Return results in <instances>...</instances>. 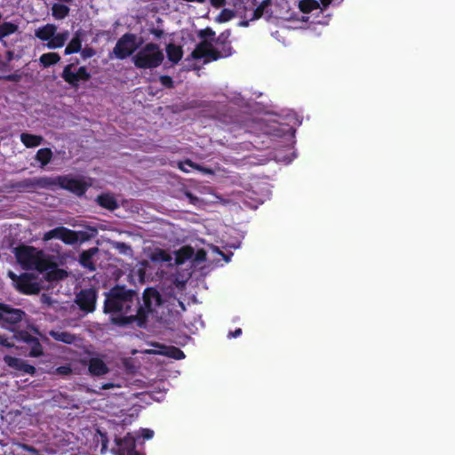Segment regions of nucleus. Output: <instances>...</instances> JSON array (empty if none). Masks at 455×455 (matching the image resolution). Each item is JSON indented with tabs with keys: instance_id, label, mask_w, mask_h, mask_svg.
Wrapping results in <instances>:
<instances>
[{
	"instance_id": "f257e3e1",
	"label": "nucleus",
	"mask_w": 455,
	"mask_h": 455,
	"mask_svg": "<svg viewBox=\"0 0 455 455\" xmlns=\"http://www.w3.org/2000/svg\"><path fill=\"white\" fill-rule=\"evenodd\" d=\"M138 305L139 296L135 290L116 284L105 293L103 311L112 314V317L131 315L136 314Z\"/></svg>"
},
{
	"instance_id": "f03ea898",
	"label": "nucleus",
	"mask_w": 455,
	"mask_h": 455,
	"mask_svg": "<svg viewBox=\"0 0 455 455\" xmlns=\"http://www.w3.org/2000/svg\"><path fill=\"white\" fill-rule=\"evenodd\" d=\"M142 301L143 304L139 301L135 315L111 317L112 323L124 327L135 323L138 327H145L148 315L154 310V306L161 305L163 300L161 294L156 288L148 287L144 290Z\"/></svg>"
},
{
	"instance_id": "7ed1b4c3",
	"label": "nucleus",
	"mask_w": 455,
	"mask_h": 455,
	"mask_svg": "<svg viewBox=\"0 0 455 455\" xmlns=\"http://www.w3.org/2000/svg\"><path fill=\"white\" fill-rule=\"evenodd\" d=\"M17 262L26 270H37L42 273L54 266V262L43 251L29 245H19L14 248Z\"/></svg>"
},
{
	"instance_id": "20e7f679",
	"label": "nucleus",
	"mask_w": 455,
	"mask_h": 455,
	"mask_svg": "<svg viewBox=\"0 0 455 455\" xmlns=\"http://www.w3.org/2000/svg\"><path fill=\"white\" fill-rule=\"evenodd\" d=\"M164 59L160 46L155 43L146 44L132 57L134 66L140 69H153L159 67Z\"/></svg>"
},
{
	"instance_id": "39448f33",
	"label": "nucleus",
	"mask_w": 455,
	"mask_h": 455,
	"mask_svg": "<svg viewBox=\"0 0 455 455\" xmlns=\"http://www.w3.org/2000/svg\"><path fill=\"white\" fill-rule=\"evenodd\" d=\"M137 36L132 33L124 34L113 48V54L118 60H124L132 56L142 44V40L137 42Z\"/></svg>"
},
{
	"instance_id": "423d86ee",
	"label": "nucleus",
	"mask_w": 455,
	"mask_h": 455,
	"mask_svg": "<svg viewBox=\"0 0 455 455\" xmlns=\"http://www.w3.org/2000/svg\"><path fill=\"white\" fill-rule=\"evenodd\" d=\"M8 276L13 282L15 289L22 294L35 295L41 290L39 283L36 281V276L32 274L23 273L18 275L12 271H9Z\"/></svg>"
},
{
	"instance_id": "0eeeda50",
	"label": "nucleus",
	"mask_w": 455,
	"mask_h": 455,
	"mask_svg": "<svg viewBox=\"0 0 455 455\" xmlns=\"http://www.w3.org/2000/svg\"><path fill=\"white\" fill-rule=\"evenodd\" d=\"M76 63H78L77 60L76 63L66 65L60 75L61 78L75 90L80 87L81 82H88L92 77L85 66L79 67L76 71H74L73 68Z\"/></svg>"
},
{
	"instance_id": "6e6552de",
	"label": "nucleus",
	"mask_w": 455,
	"mask_h": 455,
	"mask_svg": "<svg viewBox=\"0 0 455 455\" xmlns=\"http://www.w3.org/2000/svg\"><path fill=\"white\" fill-rule=\"evenodd\" d=\"M52 187L59 186L60 188L66 189L76 196H84L89 185L83 179H77L71 177L70 175H61L56 178H52Z\"/></svg>"
},
{
	"instance_id": "1a4fd4ad",
	"label": "nucleus",
	"mask_w": 455,
	"mask_h": 455,
	"mask_svg": "<svg viewBox=\"0 0 455 455\" xmlns=\"http://www.w3.org/2000/svg\"><path fill=\"white\" fill-rule=\"evenodd\" d=\"M26 315L20 308H15L11 305L0 302V325L14 330V326L20 323Z\"/></svg>"
},
{
	"instance_id": "9d476101",
	"label": "nucleus",
	"mask_w": 455,
	"mask_h": 455,
	"mask_svg": "<svg viewBox=\"0 0 455 455\" xmlns=\"http://www.w3.org/2000/svg\"><path fill=\"white\" fill-rule=\"evenodd\" d=\"M52 177L27 178L13 182L11 188L18 192H27L36 188H52Z\"/></svg>"
},
{
	"instance_id": "9b49d317",
	"label": "nucleus",
	"mask_w": 455,
	"mask_h": 455,
	"mask_svg": "<svg viewBox=\"0 0 455 455\" xmlns=\"http://www.w3.org/2000/svg\"><path fill=\"white\" fill-rule=\"evenodd\" d=\"M213 41L201 40L191 52L190 56L194 60L204 58V63L216 61L220 59L218 49L213 47Z\"/></svg>"
},
{
	"instance_id": "f8f14e48",
	"label": "nucleus",
	"mask_w": 455,
	"mask_h": 455,
	"mask_svg": "<svg viewBox=\"0 0 455 455\" xmlns=\"http://www.w3.org/2000/svg\"><path fill=\"white\" fill-rule=\"evenodd\" d=\"M97 298L94 289H83L76 295L75 302L81 311L89 314L95 310Z\"/></svg>"
},
{
	"instance_id": "ddd939ff",
	"label": "nucleus",
	"mask_w": 455,
	"mask_h": 455,
	"mask_svg": "<svg viewBox=\"0 0 455 455\" xmlns=\"http://www.w3.org/2000/svg\"><path fill=\"white\" fill-rule=\"evenodd\" d=\"M12 339H14L18 342L26 343L30 350L28 353V356L30 357H39L44 354V348L42 344L40 343L38 338L31 335L27 331H18L13 334Z\"/></svg>"
},
{
	"instance_id": "4468645a",
	"label": "nucleus",
	"mask_w": 455,
	"mask_h": 455,
	"mask_svg": "<svg viewBox=\"0 0 455 455\" xmlns=\"http://www.w3.org/2000/svg\"><path fill=\"white\" fill-rule=\"evenodd\" d=\"M4 361L8 365V367L19 372L29 374L31 376H34L36 373V369L35 366L28 363L26 361L20 358L7 355L4 356Z\"/></svg>"
},
{
	"instance_id": "2eb2a0df",
	"label": "nucleus",
	"mask_w": 455,
	"mask_h": 455,
	"mask_svg": "<svg viewBox=\"0 0 455 455\" xmlns=\"http://www.w3.org/2000/svg\"><path fill=\"white\" fill-rule=\"evenodd\" d=\"M230 36L231 30L226 29L213 39V43L220 46L218 51L219 55H220V59L228 58L233 54V47L231 45V41L229 40Z\"/></svg>"
},
{
	"instance_id": "dca6fc26",
	"label": "nucleus",
	"mask_w": 455,
	"mask_h": 455,
	"mask_svg": "<svg viewBox=\"0 0 455 455\" xmlns=\"http://www.w3.org/2000/svg\"><path fill=\"white\" fill-rule=\"evenodd\" d=\"M99 252L98 247H92L88 250L83 251L79 255V263L89 271H95L96 265L93 261V257Z\"/></svg>"
},
{
	"instance_id": "f3484780",
	"label": "nucleus",
	"mask_w": 455,
	"mask_h": 455,
	"mask_svg": "<svg viewBox=\"0 0 455 455\" xmlns=\"http://www.w3.org/2000/svg\"><path fill=\"white\" fill-rule=\"evenodd\" d=\"M88 371L92 376L100 377L107 374L109 369L106 363L100 357H92L88 361Z\"/></svg>"
},
{
	"instance_id": "a211bd4d",
	"label": "nucleus",
	"mask_w": 455,
	"mask_h": 455,
	"mask_svg": "<svg viewBox=\"0 0 455 455\" xmlns=\"http://www.w3.org/2000/svg\"><path fill=\"white\" fill-rule=\"evenodd\" d=\"M57 32V26L52 23H47L35 30V36L41 41H50V39Z\"/></svg>"
},
{
	"instance_id": "6ab92c4d",
	"label": "nucleus",
	"mask_w": 455,
	"mask_h": 455,
	"mask_svg": "<svg viewBox=\"0 0 455 455\" xmlns=\"http://www.w3.org/2000/svg\"><path fill=\"white\" fill-rule=\"evenodd\" d=\"M166 54L168 60L172 64H178L183 57L182 46L170 43L166 45Z\"/></svg>"
},
{
	"instance_id": "aec40b11",
	"label": "nucleus",
	"mask_w": 455,
	"mask_h": 455,
	"mask_svg": "<svg viewBox=\"0 0 455 455\" xmlns=\"http://www.w3.org/2000/svg\"><path fill=\"white\" fill-rule=\"evenodd\" d=\"M96 201L100 206L109 211H115L119 207L115 196L110 194H101L98 196Z\"/></svg>"
},
{
	"instance_id": "412c9836",
	"label": "nucleus",
	"mask_w": 455,
	"mask_h": 455,
	"mask_svg": "<svg viewBox=\"0 0 455 455\" xmlns=\"http://www.w3.org/2000/svg\"><path fill=\"white\" fill-rule=\"evenodd\" d=\"M69 32L65 30L60 33H55L54 36L50 39V41L46 44V47L48 49H58L64 46L65 43L68 39Z\"/></svg>"
},
{
	"instance_id": "4be33fe9",
	"label": "nucleus",
	"mask_w": 455,
	"mask_h": 455,
	"mask_svg": "<svg viewBox=\"0 0 455 455\" xmlns=\"http://www.w3.org/2000/svg\"><path fill=\"white\" fill-rule=\"evenodd\" d=\"M272 0H262L260 4L254 9L252 12V16L250 18V20H256L263 17L265 13L267 14V17H271L272 12H268L267 8L271 5Z\"/></svg>"
},
{
	"instance_id": "5701e85b",
	"label": "nucleus",
	"mask_w": 455,
	"mask_h": 455,
	"mask_svg": "<svg viewBox=\"0 0 455 455\" xmlns=\"http://www.w3.org/2000/svg\"><path fill=\"white\" fill-rule=\"evenodd\" d=\"M82 48V37L80 32H76L65 48V55L80 52Z\"/></svg>"
},
{
	"instance_id": "b1692460",
	"label": "nucleus",
	"mask_w": 455,
	"mask_h": 455,
	"mask_svg": "<svg viewBox=\"0 0 455 455\" xmlns=\"http://www.w3.org/2000/svg\"><path fill=\"white\" fill-rule=\"evenodd\" d=\"M18 29V25L10 21H4L0 24V42L3 43L4 46H7V44L5 41H4V38L14 34Z\"/></svg>"
},
{
	"instance_id": "393cba45",
	"label": "nucleus",
	"mask_w": 455,
	"mask_h": 455,
	"mask_svg": "<svg viewBox=\"0 0 455 455\" xmlns=\"http://www.w3.org/2000/svg\"><path fill=\"white\" fill-rule=\"evenodd\" d=\"M50 336L57 341L65 344H73L76 341V336L66 331H51Z\"/></svg>"
},
{
	"instance_id": "a878e982",
	"label": "nucleus",
	"mask_w": 455,
	"mask_h": 455,
	"mask_svg": "<svg viewBox=\"0 0 455 455\" xmlns=\"http://www.w3.org/2000/svg\"><path fill=\"white\" fill-rule=\"evenodd\" d=\"M70 8L61 2L55 3L52 6V15L55 20H63L68 16Z\"/></svg>"
},
{
	"instance_id": "bb28decb",
	"label": "nucleus",
	"mask_w": 455,
	"mask_h": 455,
	"mask_svg": "<svg viewBox=\"0 0 455 455\" xmlns=\"http://www.w3.org/2000/svg\"><path fill=\"white\" fill-rule=\"evenodd\" d=\"M20 141L26 148H35L41 145L43 137L39 135L23 132L20 134Z\"/></svg>"
},
{
	"instance_id": "cd10ccee",
	"label": "nucleus",
	"mask_w": 455,
	"mask_h": 455,
	"mask_svg": "<svg viewBox=\"0 0 455 455\" xmlns=\"http://www.w3.org/2000/svg\"><path fill=\"white\" fill-rule=\"evenodd\" d=\"M60 60V56L57 52L44 53L39 58V62L44 68H49L57 64Z\"/></svg>"
},
{
	"instance_id": "c85d7f7f",
	"label": "nucleus",
	"mask_w": 455,
	"mask_h": 455,
	"mask_svg": "<svg viewBox=\"0 0 455 455\" xmlns=\"http://www.w3.org/2000/svg\"><path fill=\"white\" fill-rule=\"evenodd\" d=\"M36 160L41 164L42 167L47 165L52 158V151L49 148H40L36 154Z\"/></svg>"
},
{
	"instance_id": "c756f323",
	"label": "nucleus",
	"mask_w": 455,
	"mask_h": 455,
	"mask_svg": "<svg viewBox=\"0 0 455 455\" xmlns=\"http://www.w3.org/2000/svg\"><path fill=\"white\" fill-rule=\"evenodd\" d=\"M46 271V279L48 281H59L68 276L67 271L61 268H58L55 263L54 266Z\"/></svg>"
},
{
	"instance_id": "7c9ffc66",
	"label": "nucleus",
	"mask_w": 455,
	"mask_h": 455,
	"mask_svg": "<svg viewBox=\"0 0 455 455\" xmlns=\"http://www.w3.org/2000/svg\"><path fill=\"white\" fill-rule=\"evenodd\" d=\"M78 235L75 230L64 227L60 239L64 243L73 245L78 242Z\"/></svg>"
},
{
	"instance_id": "2f4dec72",
	"label": "nucleus",
	"mask_w": 455,
	"mask_h": 455,
	"mask_svg": "<svg viewBox=\"0 0 455 455\" xmlns=\"http://www.w3.org/2000/svg\"><path fill=\"white\" fill-rule=\"evenodd\" d=\"M164 355H165L166 356H168L170 358H173L176 360H180V359L185 358L184 352L180 348L174 347V346L166 347L165 351L164 352Z\"/></svg>"
},
{
	"instance_id": "473e14b6",
	"label": "nucleus",
	"mask_w": 455,
	"mask_h": 455,
	"mask_svg": "<svg viewBox=\"0 0 455 455\" xmlns=\"http://www.w3.org/2000/svg\"><path fill=\"white\" fill-rule=\"evenodd\" d=\"M127 440H136V439L131 433H128L124 438L116 439V445H117L116 455H118V453H121L122 451L130 450V446H128V444L126 443Z\"/></svg>"
},
{
	"instance_id": "72a5a7b5",
	"label": "nucleus",
	"mask_w": 455,
	"mask_h": 455,
	"mask_svg": "<svg viewBox=\"0 0 455 455\" xmlns=\"http://www.w3.org/2000/svg\"><path fill=\"white\" fill-rule=\"evenodd\" d=\"M63 228L64 227L63 226H60V227H57L53 229H51L47 232H45L44 234V236H43V240L44 241H50L53 238H56V239H61V235H62V232H63Z\"/></svg>"
},
{
	"instance_id": "f704fd0d",
	"label": "nucleus",
	"mask_w": 455,
	"mask_h": 455,
	"mask_svg": "<svg viewBox=\"0 0 455 455\" xmlns=\"http://www.w3.org/2000/svg\"><path fill=\"white\" fill-rule=\"evenodd\" d=\"M194 254V250L191 247H182L177 254V261L183 262L185 259H190Z\"/></svg>"
},
{
	"instance_id": "c9c22d12",
	"label": "nucleus",
	"mask_w": 455,
	"mask_h": 455,
	"mask_svg": "<svg viewBox=\"0 0 455 455\" xmlns=\"http://www.w3.org/2000/svg\"><path fill=\"white\" fill-rule=\"evenodd\" d=\"M318 6V3L315 0H303L299 4L301 12L307 13L315 10Z\"/></svg>"
},
{
	"instance_id": "e433bc0d",
	"label": "nucleus",
	"mask_w": 455,
	"mask_h": 455,
	"mask_svg": "<svg viewBox=\"0 0 455 455\" xmlns=\"http://www.w3.org/2000/svg\"><path fill=\"white\" fill-rule=\"evenodd\" d=\"M197 36L202 40H208L207 38H209L210 41H213L215 31L212 28H205L198 31Z\"/></svg>"
},
{
	"instance_id": "4c0bfd02",
	"label": "nucleus",
	"mask_w": 455,
	"mask_h": 455,
	"mask_svg": "<svg viewBox=\"0 0 455 455\" xmlns=\"http://www.w3.org/2000/svg\"><path fill=\"white\" fill-rule=\"evenodd\" d=\"M235 16V13L232 10L223 9L220 13L216 18V20L220 23L227 22L230 20Z\"/></svg>"
},
{
	"instance_id": "58836bf2",
	"label": "nucleus",
	"mask_w": 455,
	"mask_h": 455,
	"mask_svg": "<svg viewBox=\"0 0 455 455\" xmlns=\"http://www.w3.org/2000/svg\"><path fill=\"white\" fill-rule=\"evenodd\" d=\"M115 248L121 253L124 255H130L132 252V249L131 245L123 243V242H117L115 244Z\"/></svg>"
},
{
	"instance_id": "ea45409f",
	"label": "nucleus",
	"mask_w": 455,
	"mask_h": 455,
	"mask_svg": "<svg viewBox=\"0 0 455 455\" xmlns=\"http://www.w3.org/2000/svg\"><path fill=\"white\" fill-rule=\"evenodd\" d=\"M126 443L130 446V450L122 451L121 453H118V455H141L136 451V440H127Z\"/></svg>"
},
{
	"instance_id": "a19ab883",
	"label": "nucleus",
	"mask_w": 455,
	"mask_h": 455,
	"mask_svg": "<svg viewBox=\"0 0 455 455\" xmlns=\"http://www.w3.org/2000/svg\"><path fill=\"white\" fill-rule=\"evenodd\" d=\"M185 165H188V166H189V167H191L193 169H196V170H201L200 165H198L197 164L192 162L189 159H187L184 162L180 163V164H179V167H180V169L182 172H188V170L187 169V167H185Z\"/></svg>"
},
{
	"instance_id": "79ce46f5",
	"label": "nucleus",
	"mask_w": 455,
	"mask_h": 455,
	"mask_svg": "<svg viewBox=\"0 0 455 455\" xmlns=\"http://www.w3.org/2000/svg\"><path fill=\"white\" fill-rule=\"evenodd\" d=\"M159 81L163 86L168 89H172L174 87V82L170 76L163 75L160 76Z\"/></svg>"
},
{
	"instance_id": "37998d69",
	"label": "nucleus",
	"mask_w": 455,
	"mask_h": 455,
	"mask_svg": "<svg viewBox=\"0 0 455 455\" xmlns=\"http://www.w3.org/2000/svg\"><path fill=\"white\" fill-rule=\"evenodd\" d=\"M80 52H81V57L84 60L92 58L96 54V51L92 47H88V46L84 49L81 48Z\"/></svg>"
},
{
	"instance_id": "c03bdc74",
	"label": "nucleus",
	"mask_w": 455,
	"mask_h": 455,
	"mask_svg": "<svg viewBox=\"0 0 455 455\" xmlns=\"http://www.w3.org/2000/svg\"><path fill=\"white\" fill-rule=\"evenodd\" d=\"M55 372L59 375L67 376L71 374L72 369L68 364L61 365L56 368Z\"/></svg>"
},
{
	"instance_id": "a18cd8bd",
	"label": "nucleus",
	"mask_w": 455,
	"mask_h": 455,
	"mask_svg": "<svg viewBox=\"0 0 455 455\" xmlns=\"http://www.w3.org/2000/svg\"><path fill=\"white\" fill-rule=\"evenodd\" d=\"M3 80L9 82L18 83L21 80V75L18 73H13L10 75L1 76Z\"/></svg>"
},
{
	"instance_id": "49530a36",
	"label": "nucleus",
	"mask_w": 455,
	"mask_h": 455,
	"mask_svg": "<svg viewBox=\"0 0 455 455\" xmlns=\"http://www.w3.org/2000/svg\"><path fill=\"white\" fill-rule=\"evenodd\" d=\"M0 345L6 347H14V343L12 341H11L9 338H7L4 335H0Z\"/></svg>"
},
{
	"instance_id": "de8ad7c7",
	"label": "nucleus",
	"mask_w": 455,
	"mask_h": 455,
	"mask_svg": "<svg viewBox=\"0 0 455 455\" xmlns=\"http://www.w3.org/2000/svg\"><path fill=\"white\" fill-rule=\"evenodd\" d=\"M141 436L146 440L151 439L154 436V431L149 428H142Z\"/></svg>"
},
{
	"instance_id": "09e8293b",
	"label": "nucleus",
	"mask_w": 455,
	"mask_h": 455,
	"mask_svg": "<svg viewBox=\"0 0 455 455\" xmlns=\"http://www.w3.org/2000/svg\"><path fill=\"white\" fill-rule=\"evenodd\" d=\"M185 196L188 198L189 203L194 205L197 204L200 201L199 198L196 196H195L194 194H192L191 192H188V191L186 192Z\"/></svg>"
},
{
	"instance_id": "8fccbe9b",
	"label": "nucleus",
	"mask_w": 455,
	"mask_h": 455,
	"mask_svg": "<svg viewBox=\"0 0 455 455\" xmlns=\"http://www.w3.org/2000/svg\"><path fill=\"white\" fill-rule=\"evenodd\" d=\"M20 447L22 448V450L28 451V452H30V453H33V454H36L37 453V450L31 446V445H28V444H26V443H23L20 445Z\"/></svg>"
},
{
	"instance_id": "3c124183",
	"label": "nucleus",
	"mask_w": 455,
	"mask_h": 455,
	"mask_svg": "<svg viewBox=\"0 0 455 455\" xmlns=\"http://www.w3.org/2000/svg\"><path fill=\"white\" fill-rule=\"evenodd\" d=\"M206 258V252L204 250H199L196 252V260H204Z\"/></svg>"
},
{
	"instance_id": "603ef678",
	"label": "nucleus",
	"mask_w": 455,
	"mask_h": 455,
	"mask_svg": "<svg viewBox=\"0 0 455 455\" xmlns=\"http://www.w3.org/2000/svg\"><path fill=\"white\" fill-rule=\"evenodd\" d=\"M211 3L214 7L219 8L225 5L226 0H211Z\"/></svg>"
},
{
	"instance_id": "864d4df0",
	"label": "nucleus",
	"mask_w": 455,
	"mask_h": 455,
	"mask_svg": "<svg viewBox=\"0 0 455 455\" xmlns=\"http://www.w3.org/2000/svg\"><path fill=\"white\" fill-rule=\"evenodd\" d=\"M151 34L154 35L156 38H160L163 36L164 31L162 29L153 28L151 29Z\"/></svg>"
},
{
	"instance_id": "5fc2aeb1",
	"label": "nucleus",
	"mask_w": 455,
	"mask_h": 455,
	"mask_svg": "<svg viewBox=\"0 0 455 455\" xmlns=\"http://www.w3.org/2000/svg\"><path fill=\"white\" fill-rule=\"evenodd\" d=\"M241 334H242V329L237 328V329H235L234 331H230V332L228 333V337H229V338H231V337H232V338H237V337H239Z\"/></svg>"
},
{
	"instance_id": "6e6d98bb",
	"label": "nucleus",
	"mask_w": 455,
	"mask_h": 455,
	"mask_svg": "<svg viewBox=\"0 0 455 455\" xmlns=\"http://www.w3.org/2000/svg\"><path fill=\"white\" fill-rule=\"evenodd\" d=\"M14 58V52L12 51H7L6 52V60H7V62H10L13 60Z\"/></svg>"
},
{
	"instance_id": "4d7b16f0",
	"label": "nucleus",
	"mask_w": 455,
	"mask_h": 455,
	"mask_svg": "<svg viewBox=\"0 0 455 455\" xmlns=\"http://www.w3.org/2000/svg\"><path fill=\"white\" fill-rule=\"evenodd\" d=\"M113 387H114V385L112 383H107L102 386V389H109Z\"/></svg>"
},
{
	"instance_id": "13d9d810",
	"label": "nucleus",
	"mask_w": 455,
	"mask_h": 455,
	"mask_svg": "<svg viewBox=\"0 0 455 455\" xmlns=\"http://www.w3.org/2000/svg\"><path fill=\"white\" fill-rule=\"evenodd\" d=\"M250 21H251L250 20H243V21L240 22V25L243 26V27H247L249 25Z\"/></svg>"
},
{
	"instance_id": "bf43d9fd",
	"label": "nucleus",
	"mask_w": 455,
	"mask_h": 455,
	"mask_svg": "<svg viewBox=\"0 0 455 455\" xmlns=\"http://www.w3.org/2000/svg\"><path fill=\"white\" fill-rule=\"evenodd\" d=\"M224 259H225L226 261H229L230 260L229 257L224 256Z\"/></svg>"
},
{
	"instance_id": "052dcab7",
	"label": "nucleus",
	"mask_w": 455,
	"mask_h": 455,
	"mask_svg": "<svg viewBox=\"0 0 455 455\" xmlns=\"http://www.w3.org/2000/svg\"><path fill=\"white\" fill-rule=\"evenodd\" d=\"M252 4L253 5L256 4V0H253Z\"/></svg>"
},
{
	"instance_id": "680f3d73",
	"label": "nucleus",
	"mask_w": 455,
	"mask_h": 455,
	"mask_svg": "<svg viewBox=\"0 0 455 455\" xmlns=\"http://www.w3.org/2000/svg\"><path fill=\"white\" fill-rule=\"evenodd\" d=\"M2 20V13L0 12V20Z\"/></svg>"
},
{
	"instance_id": "e2e57ef3",
	"label": "nucleus",
	"mask_w": 455,
	"mask_h": 455,
	"mask_svg": "<svg viewBox=\"0 0 455 455\" xmlns=\"http://www.w3.org/2000/svg\"><path fill=\"white\" fill-rule=\"evenodd\" d=\"M0 80H2V76H0Z\"/></svg>"
}]
</instances>
